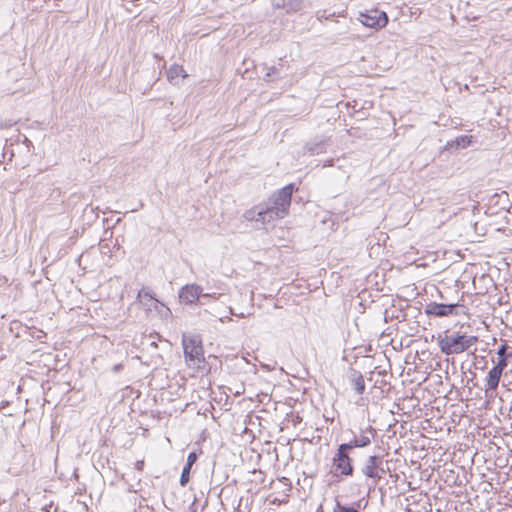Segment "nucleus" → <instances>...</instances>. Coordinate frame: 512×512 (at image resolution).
Segmentation results:
<instances>
[{
	"label": "nucleus",
	"instance_id": "obj_27",
	"mask_svg": "<svg viewBox=\"0 0 512 512\" xmlns=\"http://www.w3.org/2000/svg\"><path fill=\"white\" fill-rule=\"evenodd\" d=\"M151 346H153V347H157L156 342H154V341H153V342H151Z\"/></svg>",
	"mask_w": 512,
	"mask_h": 512
},
{
	"label": "nucleus",
	"instance_id": "obj_18",
	"mask_svg": "<svg viewBox=\"0 0 512 512\" xmlns=\"http://www.w3.org/2000/svg\"><path fill=\"white\" fill-rule=\"evenodd\" d=\"M306 6L304 0H290V11H299Z\"/></svg>",
	"mask_w": 512,
	"mask_h": 512
},
{
	"label": "nucleus",
	"instance_id": "obj_17",
	"mask_svg": "<svg viewBox=\"0 0 512 512\" xmlns=\"http://www.w3.org/2000/svg\"><path fill=\"white\" fill-rule=\"evenodd\" d=\"M334 512H359L354 506H345L337 502Z\"/></svg>",
	"mask_w": 512,
	"mask_h": 512
},
{
	"label": "nucleus",
	"instance_id": "obj_3",
	"mask_svg": "<svg viewBox=\"0 0 512 512\" xmlns=\"http://www.w3.org/2000/svg\"><path fill=\"white\" fill-rule=\"evenodd\" d=\"M184 356L190 367L201 368L205 362L202 339L199 335H186L182 337Z\"/></svg>",
	"mask_w": 512,
	"mask_h": 512
},
{
	"label": "nucleus",
	"instance_id": "obj_19",
	"mask_svg": "<svg viewBox=\"0 0 512 512\" xmlns=\"http://www.w3.org/2000/svg\"><path fill=\"white\" fill-rule=\"evenodd\" d=\"M293 408L292 411H290V422L293 423V425H297V423H301L302 418L299 416V411L295 410V406H291Z\"/></svg>",
	"mask_w": 512,
	"mask_h": 512
},
{
	"label": "nucleus",
	"instance_id": "obj_11",
	"mask_svg": "<svg viewBox=\"0 0 512 512\" xmlns=\"http://www.w3.org/2000/svg\"><path fill=\"white\" fill-rule=\"evenodd\" d=\"M349 381L357 394H362L365 390V382L361 372L351 369L349 372Z\"/></svg>",
	"mask_w": 512,
	"mask_h": 512
},
{
	"label": "nucleus",
	"instance_id": "obj_7",
	"mask_svg": "<svg viewBox=\"0 0 512 512\" xmlns=\"http://www.w3.org/2000/svg\"><path fill=\"white\" fill-rule=\"evenodd\" d=\"M382 457L377 455L369 456L363 465L361 471L368 477L373 479L374 485L381 479V473H384V469L381 467Z\"/></svg>",
	"mask_w": 512,
	"mask_h": 512
},
{
	"label": "nucleus",
	"instance_id": "obj_10",
	"mask_svg": "<svg viewBox=\"0 0 512 512\" xmlns=\"http://www.w3.org/2000/svg\"><path fill=\"white\" fill-rule=\"evenodd\" d=\"M197 454L196 452H190L187 456V461H186V464L184 465L183 469H182V472H181V475H180V480H179V483L182 487H185L189 480H190V471L192 469V466L195 464V462L197 461Z\"/></svg>",
	"mask_w": 512,
	"mask_h": 512
},
{
	"label": "nucleus",
	"instance_id": "obj_8",
	"mask_svg": "<svg viewBox=\"0 0 512 512\" xmlns=\"http://www.w3.org/2000/svg\"><path fill=\"white\" fill-rule=\"evenodd\" d=\"M456 305L454 304H441V303H429L426 305L425 312L428 315H433L436 317H444L451 315L455 309Z\"/></svg>",
	"mask_w": 512,
	"mask_h": 512
},
{
	"label": "nucleus",
	"instance_id": "obj_21",
	"mask_svg": "<svg viewBox=\"0 0 512 512\" xmlns=\"http://www.w3.org/2000/svg\"><path fill=\"white\" fill-rule=\"evenodd\" d=\"M272 5L276 8H282L285 6V0H272Z\"/></svg>",
	"mask_w": 512,
	"mask_h": 512
},
{
	"label": "nucleus",
	"instance_id": "obj_2",
	"mask_svg": "<svg viewBox=\"0 0 512 512\" xmlns=\"http://www.w3.org/2000/svg\"><path fill=\"white\" fill-rule=\"evenodd\" d=\"M478 341L476 336H468L464 334H451L444 337L439 336L437 344L440 351L446 355L460 354L468 350L472 345Z\"/></svg>",
	"mask_w": 512,
	"mask_h": 512
},
{
	"label": "nucleus",
	"instance_id": "obj_9",
	"mask_svg": "<svg viewBox=\"0 0 512 512\" xmlns=\"http://www.w3.org/2000/svg\"><path fill=\"white\" fill-rule=\"evenodd\" d=\"M505 369L495 365L489 372L486 378V388L485 392L494 391L497 389L502 373Z\"/></svg>",
	"mask_w": 512,
	"mask_h": 512
},
{
	"label": "nucleus",
	"instance_id": "obj_24",
	"mask_svg": "<svg viewBox=\"0 0 512 512\" xmlns=\"http://www.w3.org/2000/svg\"><path fill=\"white\" fill-rule=\"evenodd\" d=\"M289 188H290V198H291L293 191H294V184L290 183Z\"/></svg>",
	"mask_w": 512,
	"mask_h": 512
},
{
	"label": "nucleus",
	"instance_id": "obj_5",
	"mask_svg": "<svg viewBox=\"0 0 512 512\" xmlns=\"http://www.w3.org/2000/svg\"><path fill=\"white\" fill-rule=\"evenodd\" d=\"M359 20L366 27L379 29L387 25L388 16L384 11L373 9L366 13H361Z\"/></svg>",
	"mask_w": 512,
	"mask_h": 512
},
{
	"label": "nucleus",
	"instance_id": "obj_12",
	"mask_svg": "<svg viewBox=\"0 0 512 512\" xmlns=\"http://www.w3.org/2000/svg\"><path fill=\"white\" fill-rule=\"evenodd\" d=\"M509 346L507 343H503L497 350L498 360L495 365L506 369L509 359L512 357V352H509Z\"/></svg>",
	"mask_w": 512,
	"mask_h": 512
},
{
	"label": "nucleus",
	"instance_id": "obj_23",
	"mask_svg": "<svg viewBox=\"0 0 512 512\" xmlns=\"http://www.w3.org/2000/svg\"><path fill=\"white\" fill-rule=\"evenodd\" d=\"M284 502H285V500H284V499L274 498V499L272 500V503H278V504H281V503H284Z\"/></svg>",
	"mask_w": 512,
	"mask_h": 512
},
{
	"label": "nucleus",
	"instance_id": "obj_16",
	"mask_svg": "<svg viewBox=\"0 0 512 512\" xmlns=\"http://www.w3.org/2000/svg\"><path fill=\"white\" fill-rule=\"evenodd\" d=\"M472 142V137L471 136H461V137H458L457 140H456V144L458 147L460 148H466L468 147Z\"/></svg>",
	"mask_w": 512,
	"mask_h": 512
},
{
	"label": "nucleus",
	"instance_id": "obj_15",
	"mask_svg": "<svg viewBox=\"0 0 512 512\" xmlns=\"http://www.w3.org/2000/svg\"><path fill=\"white\" fill-rule=\"evenodd\" d=\"M371 439L367 435H361L360 437H355L349 443H344L345 446H349V450H352L357 447H366L370 445Z\"/></svg>",
	"mask_w": 512,
	"mask_h": 512
},
{
	"label": "nucleus",
	"instance_id": "obj_6",
	"mask_svg": "<svg viewBox=\"0 0 512 512\" xmlns=\"http://www.w3.org/2000/svg\"><path fill=\"white\" fill-rule=\"evenodd\" d=\"M202 287L197 284H187L183 286L179 291L180 301L185 304L203 303L200 301V297H210V294H202Z\"/></svg>",
	"mask_w": 512,
	"mask_h": 512
},
{
	"label": "nucleus",
	"instance_id": "obj_25",
	"mask_svg": "<svg viewBox=\"0 0 512 512\" xmlns=\"http://www.w3.org/2000/svg\"><path fill=\"white\" fill-rule=\"evenodd\" d=\"M307 110H308V105L305 104L304 108L299 113L306 112Z\"/></svg>",
	"mask_w": 512,
	"mask_h": 512
},
{
	"label": "nucleus",
	"instance_id": "obj_4",
	"mask_svg": "<svg viewBox=\"0 0 512 512\" xmlns=\"http://www.w3.org/2000/svg\"><path fill=\"white\" fill-rule=\"evenodd\" d=\"M349 446L339 445L336 454L333 457V467L336 472L344 476H351L354 472L352 459L349 457Z\"/></svg>",
	"mask_w": 512,
	"mask_h": 512
},
{
	"label": "nucleus",
	"instance_id": "obj_26",
	"mask_svg": "<svg viewBox=\"0 0 512 512\" xmlns=\"http://www.w3.org/2000/svg\"><path fill=\"white\" fill-rule=\"evenodd\" d=\"M368 432H369V433H371V434H373V433H374V429H373L372 427H369V428H368Z\"/></svg>",
	"mask_w": 512,
	"mask_h": 512
},
{
	"label": "nucleus",
	"instance_id": "obj_14",
	"mask_svg": "<svg viewBox=\"0 0 512 512\" xmlns=\"http://www.w3.org/2000/svg\"><path fill=\"white\" fill-rule=\"evenodd\" d=\"M137 300H139V302L147 309H150V306L153 301L157 302V300L153 297L151 291L148 288H142L138 292Z\"/></svg>",
	"mask_w": 512,
	"mask_h": 512
},
{
	"label": "nucleus",
	"instance_id": "obj_1",
	"mask_svg": "<svg viewBox=\"0 0 512 512\" xmlns=\"http://www.w3.org/2000/svg\"><path fill=\"white\" fill-rule=\"evenodd\" d=\"M288 212V185L282 187L277 194H273L265 204H259L245 211L243 217L247 221H255L261 225H268L275 220L283 219Z\"/></svg>",
	"mask_w": 512,
	"mask_h": 512
},
{
	"label": "nucleus",
	"instance_id": "obj_13",
	"mask_svg": "<svg viewBox=\"0 0 512 512\" xmlns=\"http://www.w3.org/2000/svg\"><path fill=\"white\" fill-rule=\"evenodd\" d=\"M180 76L183 77V78H185L187 76L186 73H185V70L183 69L182 66L172 65L169 68V70L167 71V79L172 84H177L178 83V78Z\"/></svg>",
	"mask_w": 512,
	"mask_h": 512
},
{
	"label": "nucleus",
	"instance_id": "obj_20",
	"mask_svg": "<svg viewBox=\"0 0 512 512\" xmlns=\"http://www.w3.org/2000/svg\"><path fill=\"white\" fill-rule=\"evenodd\" d=\"M334 15H335V13H334V12H333V13H327V11H326V10H320V11H317V13H316L317 18H318L320 21H321V20H323V19H325V20H329V19H330L332 16H334Z\"/></svg>",
	"mask_w": 512,
	"mask_h": 512
},
{
	"label": "nucleus",
	"instance_id": "obj_22",
	"mask_svg": "<svg viewBox=\"0 0 512 512\" xmlns=\"http://www.w3.org/2000/svg\"><path fill=\"white\" fill-rule=\"evenodd\" d=\"M144 466V461H137L136 462V469L142 470Z\"/></svg>",
	"mask_w": 512,
	"mask_h": 512
}]
</instances>
